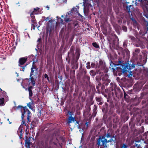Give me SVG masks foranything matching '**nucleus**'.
Masks as SVG:
<instances>
[{
  "mask_svg": "<svg viewBox=\"0 0 148 148\" xmlns=\"http://www.w3.org/2000/svg\"><path fill=\"white\" fill-rule=\"evenodd\" d=\"M110 68L113 71L115 70L116 69H119L123 71V72H129L131 69L135 67V64H131L129 63L126 64L123 63V62L119 61L118 64H115L112 62L110 64Z\"/></svg>",
  "mask_w": 148,
  "mask_h": 148,
  "instance_id": "1",
  "label": "nucleus"
},
{
  "mask_svg": "<svg viewBox=\"0 0 148 148\" xmlns=\"http://www.w3.org/2000/svg\"><path fill=\"white\" fill-rule=\"evenodd\" d=\"M36 68L34 67L33 65L31 68V72L30 75V78L28 79L29 82V84H32L33 86L35 85V80L34 78V77L35 76L36 74Z\"/></svg>",
  "mask_w": 148,
  "mask_h": 148,
  "instance_id": "2",
  "label": "nucleus"
},
{
  "mask_svg": "<svg viewBox=\"0 0 148 148\" xmlns=\"http://www.w3.org/2000/svg\"><path fill=\"white\" fill-rule=\"evenodd\" d=\"M92 2L91 0H84L83 5L84 6V13L87 12L90 7L92 8L91 3Z\"/></svg>",
  "mask_w": 148,
  "mask_h": 148,
  "instance_id": "3",
  "label": "nucleus"
},
{
  "mask_svg": "<svg viewBox=\"0 0 148 148\" xmlns=\"http://www.w3.org/2000/svg\"><path fill=\"white\" fill-rule=\"evenodd\" d=\"M112 141V139H111L110 140H107L105 138V136H102L99 138V140L97 141V144L98 145H100L101 142L102 143L103 146L105 148H107L108 147L107 143L109 142H111Z\"/></svg>",
  "mask_w": 148,
  "mask_h": 148,
  "instance_id": "4",
  "label": "nucleus"
},
{
  "mask_svg": "<svg viewBox=\"0 0 148 148\" xmlns=\"http://www.w3.org/2000/svg\"><path fill=\"white\" fill-rule=\"evenodd\" d=\"M58 145H60V143H59L58 138H53L49 142V145L47 147H56Z\"/></svg>",
  "mask_w": 148,
  "mask_h": 148,
  "instance_id": "5",
  "label": "nucleus"
},
{
  "mask_svg": "<svg viewBox=\"0 0 148 148\" xmlns=\"http://www.w3.org/2000/svg\"><path fill=\"white\" fill-rule=\"evenodd\" d=\"M143 8L144 11V15L148 18V1L145 0L143 1Z\"/></svg>",
  "mask_w": 148,
  "mask_h": 148,
  "instance_id": "6",
  "label": "nucleus"
},
{
  "mask_svg": "<svg viewBox=\"0 0 148 148\" xmlns=\"http://www.w3.org/2000/svg\"><path fill=\"white\" fill-rule=\"evenodd\" d=\"M21 110L22 112L21 116L22 119L23 120V118L24 117V114L26 112H27L28 115L27 116V119L28 121H29V119L30 118V116L29 115V114H30V112L29 111V110L27 108H23Z\"/></svg>",
  "mask_w": 148,
  "mask_h": 148,
  "instance_id": "7",
  "label": "nucleus"
},
{
  "mask_svg": "<svg viewBox=\"0 0 148 148\" xmlns=\"http://www.w3.org/2000/svg\"><path fill=\"white\" fill-rule=\"evenodd\" d=\"M56 18H57V22L62 24H63V23L64 22H68L70 21V19L67 17V15H66V17L64 18V21H63V19H62L61 18L59 17L58 16H57Z\"/></svg>",
  "mask_w": 148,
  "mask_h": 148,
  "instance_id": "8",
  "label": "nucleus"
},
{
  "mask_svg": "<svg viewBox=\"0 0 148 148\" xmlns=\"http://www.w3.org/2000/svg\"><path fill=\"white\" fill-rule=\"evenodd\" d=\"M75 121V125H77V127L78 129H79V126H78L77 125V124H78V123L77 121H76L75 119L74 118H73L72 117H70L68 119V122H67L69 124L70 123H72V122H74Z\"/></svg>",
  "mask_w": 148,
  "mask_h": 148,
  "instance_id": "9",
  "label": "nucleus"
},
{
  "mask_svg": "<svg viewBox=\"0 0 148 148\" xmlns=\"http://www.w3.org/2000/svg\"><path fill=\"white\" fill-rule=\"evenodd\" d=\"M27 60V58H23L20 59L19 60V66H21L20 65H22Z\"/></svg>",
  "mask_w": 148,
  "mask_h": 148,
  "instance_id": "10",
  "label": "nucleus"
},
{
  "mask_svg": "<svg viewBox=\"0 0 148 148\" xmlns=\"http://www.w3.org/2000/svg\"><path fill=\"white\" fill-rule=\"evenodd\" d=\"M39 9V8H36L34 9V11L33 12H32L30 14V15L32 17H33V16H32V15L34 14H38V10Z\"/></svg>",
  "mask_w": 148,
  "mask_h": 148,
  "instance_id": "11",
  "label": "nucleus"
},
{
  "mask_svg": "<svg viewBox=\"0 0 148 148\" xmlns=\"http://www.w3.org/2000/svg\"><path fill=\"white\" fill-rule=\"evenodd\" d=\"M5 105L4 99L3 98L0 99V106H3Z\"/></svg>",
  "mask_w": 148,
  "mask_h": 148,
  "instance_id": "12",
  "label": "nucleus"
},
{
  "mask_svg": "<svg viewBox=\"0 0 148 148\" xmlns=\"http://www.w3.org/2000/svg\"><path fill=\"white\" fill-rule=\"evenodd\" d=\"M45 20L46 21H48L50 23H52L53 22L52 18L50 17H48L47 18L44 17Z\"/></svg>",
  "mask_w": 148,
  "mask_h": 148,
  "instance_id": "13",
  "label": "nucleus"
},
{
  "mask_svg": "<svg viewBox=\"0 0 148 148\" xmlns=\"http://www.w3.org/2000/svg\"><path fill=\"white\" fill-rule=\"evenodd\" d=\"M33 104V101H32L31 102H29L27 104V106L29 107V108L31 109H32V105Z\"/></svg>",
  "mask_w": 148,
  "mask_h": 148,
  "instance_id": "14",
  "label": "nucleus"
},
{
  "mask_svg": "<svg viewBox=\"0 0 148 148\" xmlns=\"http://www.w3.org/2000/svg\"><path fill=\"white\" fill-rule=\"evenodd\" d=\"M93 46L95 47L98 48L99 47V46L97 44L96 42H94L92 44Z\"/></svg>",
  "mask_w": 148,
  "mask_h": 148,
  "instance_id": "15",
  "label": "nucleus"
},
{
  "mask_svg": "<svg viewBox=\"0 0 148 148\" xmlns=\"http://www.w3.org/2000/svg\"><path fill=\"white\" fill-rule=\"evenodd\" d=\"M133 8L132 6L131 5H129L128 6H127L126 7V8L127 10H128V12H130V8L132 9Z\"/></svg>",
  "mask_w": 148,
  "mask_h": 148,
  "instance_id": "16",
  "label": "nucleus"
},
{
  "mask_svg": "<svg viewBox=\"0 0 148 148\" xmlns=\"http://www.w3.org/2000/svg\"><path fill=\"white\" fill-rule=\"evenodd\" d=\"M108 78V75L107 74H106L104 76V80H106V81H107V80L108 82H109V80L107 79Z\"/></svg>",
  "mask_w": 148,
  "mask_h": 148,
  "instance_id": "17",
  "label": "nucleus"
},
{
  "mask_svg": "<svg viewBox=\"0 0 148 148\" xmlns=\"http://www.w3.org/2000/svg\"><path fill=\"white\" fill-rule=\"evenodd\" d=\"M29 97H31L32 96L33 93L32 91L30 90V89H29Z\"/></svg>",
  "mask_w": 148,
  "mask_h": 148,
  "instance_id": "18",
  "label": "nucleus"
},
{
  "mask_svg": "<svg viewBox=\"0 0 148 148\" xmlns=\"http://www.w3.org/2000/svg\"><path fill=\"white\" fill-rule=\"evenodd\" d=\"M121 148H128V147L126 144H123L121 145Z\"/></svg>",
  "mask_w": 148,
  "mask_h": 148,
  "instance_id": "19",
  "label": "nucleus"
},
{
  "mask_svg": "<svg viewBox=\"0 0 148 148\" xmlns=\"http://www.w3.org/2000/svg\"><path fill=\"white\" fill-rule=\"evenodd\" d=\"M67 0H61L60 3L61 4L66 3Z\"/></svg>",
  "mask_w": 148,
  "mask_h": 148,
  "instance_id": "20",
  "label": "nucleus"
},
{
  "mask_svg": "<svg viewBox=\"0 0 148 148\" xmlns=\"http://www.w3.org/2000/svg\"><path fill=\"white\" fill-rule=\"evenodd\" d=\"M122 29L124 31H125V32L127 31V28L125 26H123L122 27Z\"/></svg>",
  "mask_w": 148,
  "mask_h": 148,
  "instance_id": "21",
  "label": "nucleus"
},
{
  "mask_svg": "<svg viewBox=\"0 0 148 148\" xmlns=\"http://www.w3.org/2000/svg\"><path fill=\"white\" fill-rule=\"evenodd\" d=\"M45 77V78L47 79L48 80V81H49V77H48V75L46 74H45L44 75Z\"/></svg>",
  "mask_w": 148,
  "mask_h": 148,
  "instance_id": "22",
  "label": "nucleus"
},
{
  "mask_svg": "<svg viewBox=\"0 0 148 148\" xmlns=\"http://www.w3.org/2000/svg\"><path fill=\"white\" fill-rule=\"evenodd\" d=\"M106 137L107 138H109L111 137V136L108 133L106 135Z\"/></svg>",
  "mask_w": 148,
  "mask_h": 148,
  "instance_id": "23",
  "label": "nucleus"
},
{
  "mask_svg": "<svg viewBox=\"0 0 148 148\" xmlns=\"http://www.w3.org/2000/svg\"><path fill=\"white\" fill-rule=\"evenodd\" d=\"M145 136H147L146 137V139H147V137L148 138V132H147V133H145Z\"/></svg>",
  "mask_w": 148,
  "mask_h": 148,
  "instance_id": "24",
  "label": "nucleus"
},
{
  "mask_svg": "<svg viewBox=\"0 0 148 148\" xmlns=\"http://www.w3.org/2000/svg\"><path fill=\"white\" fill-rule=\"evenodd\" d=\"M132 19L133 21V23L134 24H136V22L135 20H134L133 18H132Z\"/></svg>",
  "mask_w": 148,
  "mask_h": 148,
  "instance_id": "25",
  "label": "nucleus"
},
{
  "mask_svg": "<svg viewBox=\"0 0 148 148\" xmlns=\"http://www.w3.org/2000/svg\"><path fill=\"white\" fill-rule=\"evenodd\" d=\"M132 72L130 71V75H128V77H130L131 76H132Z\"/></svg>",
  "mask_w": 148,
  "mask_h": 148,
  "instance_id": "26",
  "label": "nucleus"
},
{
  "mask_svg": "<svg viewBox=\"0 0 148 148\" xmlns=\"http://www.w3.org/2000/svg\"><path fill=\"white\" fill-rule=\"evenodd\" d=\"M95 65V64H91V66L92 67H94Z\"/></svg>",
  "mask_w": 148,
  "mask_h": 148,
  "instance_id": "27",
  "label": "nucleus"
},
{
  "mask_svg": "<svg viewBox=\"0 0 148 148\" xmlns=\"http://www.w3.org/2000/svg\"><path fill=\"white\" fill-rule=\"evenodd\" d=\"M25 66H23L22 67V68H23V70H22V71H24V70H25Z\"/></svg>",
  "mask_w": 148,
  "mask_h": 148,
  "instance_id": "28",
  "label": "nucleus"
},
{
  "mask_svg": "<svg viewBox=\"0 0 148 148\" xmlns=\"http://www.w3.org/2000/svg\"><path fill=\"white\" fill-rule=\"evenodd\" d=\"M136 52L138 53L139 52V50L138 49H137L136 50Z\"/></svg>",
  "mask_w": 148,
  "mask_h": 148,
  "instance_id": "29",
  "label": "nucleus"
},
{
  "mask_svg": "<svg viewBox=\"0 0 148 148\" xmlns=\"http://www.w3.org/2000/svg\"><path fill=\"white\" fill-rule=\"evenodd\" d=\"M86 67L88 69H89L90 68V67L89 66H86Z\"/></svg>",
  "mask_w": 148,
  "mask_h": 148,
  "instance_id": "30",
  "label": "nucleus"
},
{
  "mask_svg": "<svg viewBox=\"0 0 148 148\" xmlns=\"http://www.w3.org/2000/svg\"><path fill=\"white\" fill-rule=\"evenodd\" d=\"M5 97H6V98H7V99H6V98H5V99L6 101H8V97L7 96H5Z\"/></svg>",
  "mask_w": 148,
  "mask_h": 148,
  "instance_id": "31",
  "label": "nucleus"
},
{
  "mask_svg": "<svg viewBox=\"0 0 148 148\" xmlns=\"http://www.w3.org/2000/svg\"><path fill=\"white\" fill-rule=\"evenodd\" d=\"M32 86H30V87H29V88H28V89L29 90V89H30V90H31V89H32Z\"/></svg>",
  "mask_w": 148,
  "mask_h": 148,
  "instance_id": "32",
  "label": "nucleus"
},
{
  "mask_svg": "<svg viewBox=\"0 0 148 148\" xmlns=\"http://www.w3.org/2000/svg\"><path fill=\"white\" fill-rule=\"evenodd\" d=\"M7 120H8V121H9V123H10V124H11V123H11V122H10V121H9V119H7Z\"/></svg>",
  "mask_w": 148,
  "mask_h": 148,
  "instance_id": "33",
  "label": "nucleus"
},
{
  "mask_svg": "<svg viewBox=\"0 0 148 148\" xmlns=\"http://www.w3.org/2000/svg\"><path fill=\"white\" fill-rule=\"evenodd\" d=\"M147 30L148 31V23L147 24Z\"/></svg>",
  "mask_w": 148,
  "mask_h": 148,
  "instance_id": "34",
  "label": "nucleus"
},
{
  "mask_svg": "<svg viewBox=\"0 0 148 148\" xmlns=\"http://www.w3.org/2000/svg\"><path fill=\"white\" fill-rule=\"evenodd\" d=\"M68 114H71V112H68Z\"/></svg>",
  "mask_w": 148,
  "mask_h": 148,
  "instance_id": "35",
  "label": "nucleus"
},
{
  "mask_svg": "<svg viewBox=\"0 0 148 148\" xmlns=\"http://www.w3.org/2000/svg\"><path fill=\"white\" fill-rule=\"evenodd\" d=\"M25 123V121H23V124Z\"/></svg>",
  "mask_w": 148,
  "mask_h": 148,
  "instance_id": "36",
  "label": "nucleus"
},
{
  "mask_svg": "<svg viewBox=\"0 0 148 148\" xmlns=\"http://www.w3.org/2000/svg\"><path fill=\"white\" fill-rule=\"evenodd\" d=\"M61 17L62 18L64 17L63 15H62Z\"/></svg>",
  "mask_w": 148,
  "mask_h": 148,
  "instance_id": "37",
  "label": "nucleus"
},
{
  "mask_svg": "<svg viewBox=\"0 0 148 148\" xmlns=\"http://www.w3.org/2000/svg\"><path fill=\"white\" fill-rule=\"evenodd\" d=\"M47 9H48V10L49 9V7H47Z\"/></svg>",
  "mask_w": 148,
  "mask_h": 148,
  "instance_id": "38",
  "label": "nucleus"
},
{
  "mask_svg": "<svg viewBox=\"0 0 148 148\" xmlns=\"http://www.w3.org/2000/svg\"><path fill=\"white\" fill-rule=\"evenodd\" d=\"M86 124L87 125H88V124H87V123H86Z\"/></svg>",
  "mask_w": 148,
  "mask_h": 148,
  "instance_id": "39",
  "label": "nucleus"
},
{
  "mask_svg": "<svg viewBox=\"0 0 148 148\" xmlns=\"http://www.w3.org/2000/svg\"><path fill=\"white\" fill-rule=\"evenodd\" d=\"M33 29H35V27L34 26L33 27Z\"/></svg>",
  "mask_w": 148,
  "mask_h": 148,
  "instance_id": "40",
  "label": "nucleus"
},
{
  "mask_svg": "<svg viewBox=\"0 0 148 148\" xmlns=\"http://www.w3.org/2000/svg\"><path fill=\"white\" fill-rule=\"evenodd\" d=\"M139 1H142V0H138Z\"/></svg>",
  "mask_w": 148,
  "mask_h": 148,
  "instance_id": "41",
  "label": "nucleus"
},
{
  "mask_svg": "<svg viewBox=\"0 0 148 148\" xmlns=\"http://www.w3.org/2000/svg\"><path fill=\"white\" fill-rule=\"evenodd\" d=\"M125 45V43H124L123 44V45H124V46Z\"/></svg>",
  "mask_w": 148,
  "mask_h": 148,
  "instance_id": "42",
  "label": "nucleus"
},
{
  "mask_svg": "<svg viewBox=\"0 0 148 148\" xmlns=\"http://www.w3.org/2000/svg\"><path fill=\"white\" fill-rule=\"evenodd\" d=\"M125 45V43H124L123 44V45H124V46Z\"/></svg>",
  "mask_w": 148,
  "mask_h": 148,
  "instance_id": "43",
  "label": "nucleus"
},
{
  "mask_svg": "<svg viewBox=\"0 0 148 148\" xmlns=\"http://www.w3.org/2000/svg\"><path fill=\"white\" fill-rule=\"evenodd\" d=\"M28 145L29 146V144H28Z\"/></svg>",
  "mask_w": 148,
  "mask_h": 148,
  "instance_id": "44",
  "label": "nucleus"
},
{
  "mask_svg": "<svg viewBox=\"0 0 148 148\" xmlns=\"http://www.w3.org/2000/svg\"><path fill=\"white\" fill-rule=\"evenodd\" d=\"M0 90H2L1 89V88H0Z\"/></svg>",
  "mask_w": 148,
  "mask_h": 148,
  "instance_id": "45",
  "label": "nucleus"
},
{
  "mask_svg": "<svg viewBox=\"0 0 148 148\" xmlns=\"http://www.w3.org/2000/svg\"><path fill=\"white\" fill-rule=\"evenodd\" d=\"M33 21H34V18H33Z\"/></svg>",
  "mask_w": 148,
  "mask_h": 148,
  "instance_id": "46",
  "label": "nucleus"
},
{
  "mask_svg": "<svg viewBox=\"0 0 148 148\" xmlns=\"http://www.w3.org/2000/svg\"><path fill=\"white\" fill-rule=\"evenodd\" d=\"M21 106H18V107H20Z\"/></svg>",
  "mask_w": 148,
  "mask_h": 148,
  "instance_id": "47",
  "label": "nucleus"
}]
</instances>
